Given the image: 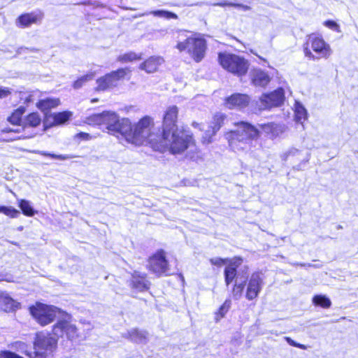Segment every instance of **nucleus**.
Wrapping results in <instances>:
<instances>
[{
    "label": "nucleus",
    "instance_id": "1",
    "mask_svg": "<svg viewBox=\"0 0 358 358\" xmlns=\"http://www.w3.org/2000/svg\"><path fill=\"white\" fill-rule=\"evenodd\" d=\"M224 135L231 150L238 154L252 153L260 146L259 131L253 125L240 122Z\"/></svg>",
    "mask_w": 358,
    "mask_h": 358
},
{
    "label": "nucleus",
    "instance_id": "2",
    "mask_svg": "<svg viewBox=\"0 0 358 358\" xmlns=\"http://www.w3.org/2000/svg\"><path fill=\"white\" fill-rule=\"evenodd\" d=\"M176 48L180 52H187L196 62H201L205 57L207 45L203 38L179 30L176 32Z\"/></svg>",
    "mask_w": 358,
    "mask_h": 358
},
{
    "label": "nucleus",
    "instance_id": "3",
    "mask_svg": "<svg viewBox=\"0 0 358 358\" xmlns=\"http://www.w3.org/2000/svg\"><path fill=\"white\" fill-rule=\"evenodd\" d=\"M192 141V135L185 131L176 129L169 132L167 136L161 134L159 143L155 144L154 150L161 152L169 150L173 155L180 154L187 149Z\"/></svg>",
    "mask_w": 358,
    "mask_h": 358
},
{
    "label": "nucleus",
    "instance_id": "4",
    "mask_svg": "<svg viewBox=\"0 0 358 358\" xmlns=\"http://www.w3.org/2000/svg\"><path fill=\"white\" fill-rule=\"evenodd\" d=\"M152 126L153 122L150 117H143L134 127L131 126V131L128 135L127 142L136 145L148 143L154 149L155 144L159 143L161 134L155 133Z\"/></svg>",
    "mask_w": 358,
    "mask_h": 358
},
{
    "label": "nucleus",
    "instance_id": "5",
    "mask_svg": "<svg viewBox=\"0 0 358 358\" xmlns=\"http://www.w3.org/2000/svg\"><path fill=\"white\" fill-rule=\"evenodd\" d=\"M218 59L223 69L238 77L245 75L249 69L248 60L235 54L220 52Z\"/></svg>",
    "mask_w": 358,
    "mask_h": 358
},
{
    "label": "nucleus",
    "instance_id": "6",
    "mask_svg": "<svg viewBox=\"0 0 358 358\" xmlns=\"http://www.w3.org/2000/svg\"><path fill=\"white\" fill-rule=\"evenodd\" d=\"M57 339L50 334L41 332L36 334L34 352H27L29 358H48L56 348Z\"/></svg>",
    "mask_w": 358,
    "mask_h": 358
},
{
    "label": "nucleus",
    "instance_id": "7",
    "mask_svg": "<svg viewBox=\"0 0 358 358\" xmlns=\"http://www.w3.org/2000/svg\"><path fill=\"white\" fill-rule=\"evenodd\" d=\"M304 48L305 55L313 60L328 58L332 53L331 48L322 38L311 35Z\"/></svg>",
    "mask_w": 358,
    "mask_h": 358
},
{
    "label": "nucleus",
    "instance_id": "8",
    "mask_svg": "<svg viewBox=\"0 0 358 358\" xmlns=\"http://www.w3.org/2000/svg\"><path fill=\"white\" fill-rule=\"evenodd\" d=\"M57 312V308L43 303H37L30 308L31 315L42 326L51 323L55 320Z\"/></svg>",
    "mask_w": 358,
    "mask_h": 358
},
{
    "label": "nucleus",
    "instance_id": "9",
    "mask_svg": "<svg viewBox=\"0 0 358 358\" xmlns=\"http://www.w3.org/2000/svg\"><path fill=\"white\" fill-rule=\"evenodd\" d=\"M127 71V69H119L98 78L96 90L97 91H106L116 87L119 80L126 76Z\"/></svg>",
    "mask_w": 358,
    "mask_h": 358
},
{
    "label": "nucleus",
    "instance_id": "10",
    "mask_svg": "<svg viewBox=\"0 0 358 358\" xmlns=\"http://www.w3.org/2000/svg\"><path fill=\"white\" fill-rule=\"evenodd\" d=\"M148 268L153 273L159 276L167 275L169 272V264L163 250H159L148 260Z\"/></svg>",
    "mask_w": 358,
    "mask_h": 358
},
{
    "label": "nucleus",
    "instance_id": "11",
    "mask_svg": "<svg viewBox=\"0 0 358 358\" xmlns=\"http://www.w3.org/2000/svg\"><path fill=\"white\" fill-rule=\"evenodd\" d=\"M178 109L176 106H171L166 108L163 116L162 131L167 136L169 132L178 129L176 122L178 119Z\"/></svg>",
    "mask_w": 358,
    "mask_h": 358
},
{
    "label": "nucleus",
    "instance_id": "12",
    "mask_svg": "<svg viewBox=\"0 0 358 358\" xmlns=\"http://www.w3.org/2000/svg\"><path fill=\"white\" fill-rule=\"evenodd\" d=\"M310 152H306V155H303L301 150H299L294 148L289 149L288 151L284 152L281 155V159L283 161L286 162L290 160V162L292 164H295L297 162H300L299 164L294 166V169L298 171L301 170L303 166L306 163L308 162V161L310 160Z\"/></svg>",
    "mask_w": 358,
    "mask_h": 358
},
{
    "label": "nucleus",
    "instance_id": "13",
    "mask_svg": "<svg viewBox=\"0 0 358 358\" xmlns=\"http://www.w3.org/2000/svg\"><path fill=\"white\" fill-rule=\"evenodd\" d=\"M285 94L282 88H278L269 94H264L260 97L261 107L268 109L280 106L284 101Z\"/></svg>",
    "mask_w": 358,
    "mask_h": 358
},
{
    "label": "nucleus",
    "instance_id": "14",
    "mask_svg": "<svg viewBox=\"0 0 358 358\" xmlns=\"http://www.w3.org/2000/svg\"><path fill=\"white\" fill-rule=\"evenodd\" d=\"M263 287V278L259 272L253 273L248 281L245 297L251 301L257 298Z\"/></svg>",
    "mask_w": 358,
    "mask_h": 358
},
{
    "label": "nucleus",
    "instance_id": "15",
    "mask_svg": "<svg viewBox=\"0 0 358 358\" xmlns=\"http://www.w3.org/2000/svg\"><path fill=\"white\" fill-rule=\"evenodd\" d=\"M52 331L57 337H62L66 334L69 339H73L78 336L76 327L65 320L59 321L55 324Z\"/></svg>",
    "mask_w": 358,
    "mask_h": 358
},
{
    "label": "nucleus",
    "instance_id": "16",
    "mask_svg": "<svg viewBox=\"0 0 358 358\" xmlns=\"http://www.w3.org/2000/svg\"><path fill=\"white\" fill-rule=\"evenodd\" d=\"M250 97L245 94H234L225 99V105L229 109H242L247 107L250 103Z\"/></svg>",
    "mask_w": 358,
    "mask_h": 358
},
{
    "label": "nucleus",
    "instance_id": "17",
    "mask_svg": "<svg viewBox=\"0 0 358 358\" xmlns=\"http://www.w3.org/2000/svg\"><path fill=\"white\" fill-rule=\"evenodd\" d=\"M150 282L146 279V274L138 271H134L131 275L130 285L132 289L139 292L147 290L150 286Z\"/></svg>",
    "mask_w": 358,
    "mask_h": 358
},
{
    "label": "nucleus",
    "instance_id": "18",
    "mask_svg": "<svg viewBox=\"0 0 358 358\" xmlns=\"http://www.w3.org/2000/svg\"><path fill=\"white\" fill-rule=\"evenodd\" d=\"M115 129L110 130L108 133L119 137L122 136L127 141L128 135L131 131V122L127 118L119 119L117 124H115Z\"/></svg>",
    "mask_w": 358,
    "mask_h": 358
},
{
    "label": "nucleus",
    "instance_id": "19",
    "mask_svg": "<svg viewBox=\"0 0 358 358\" xmlns=\"http://www.w3.org/2000/svg\"><path fill=\"white\" fill-rule=\"evenodd\" d=\"M71 115L72 113L69 111L53 113L47 117L44 123L47 127L62 124L66 122Z\"/></svg>",
    "mask_w": 358,
    "mask_h": 358
},
{
    "label": "nucleus",
    "instance_id": "20",
    "mask_svg": "<svg viewBox=\"0 0 358 358\" xmlns=\"http://www.w3.org/2000/svg\"><path fill=\"white\" fill-rule=\"evenodd\" d=\"M164 62L162 57L159 56H152L141 63L139 66L141 70L145 71L148 73L155 72L159 66Z\"/></svg>",
    "mask_w": 358,
    "mask_h": 358
},
{
    "label": "nucleus",
    "instance_id": "21",
    "mask_svg": "<svg viewBox=\"0 0 358 358\" xmlns=\"http://www.w3.org/2000/svg\"><path fill=\"white\" fill-rule=\"evenodd\" d=\"M225 116L223 114H216L213 117V121L211 123L210 127L211 130H207L206 131V137H204V142L209 143H210V138L215 135L216 132L221 128L224 123Z\"/></svg>",
    "mask_w": 358,
    "mask_h": 358
},
{
    "label": "nucleus",
    "instance_id": "22",
    "mask_svg": "<svg viewBox=\"0 0 358 358\" xmlns=\"http://www.w3.org/2000/svg\"><path fill=\"white\" fill-rule=\"evenodd\" d=\"M251 80L255 86L264 87L270 82L268 73L261 69H254L251 72Z\"/></svg>",
    "mask_w": 358,
    "mask_h": 358
},
{
    "label": "nucleus",
    "instance_id": "23",
    "mask_svg": "<svg viewBox=\"0 0 358 358\" xmlns=\"http://www.w3.org/2000/svg\"><path fill=\"white\" fill-rule=\"evenodd\" d=\"M19 303L13 299L8 293L0 292V308L5 312H10L17 308Z\"/></svg>",
    "mask_w": 358,
    "mask_h": 358
},
{
    "label": "nucleus",
    "instance_id": "24",
    "mask_svg": "<svg viewBox=\"0 0 358 358\" xmlns=\"http://www.w3.org/2000/svg\"><path fill=\"white\" fill-rule=\"evenodd\" d=\"M42 19L41 13H26L21 15L17 20L20 23V25L23 27H27L30 26L32 24H36L38 21Z\"/></svg>",
    "mask_w": 358,
    "mask_h": 358
},
{
    "label": "nucleus",
    "instance_id": "25",
    "mask_svg": "<svg viewBox=\"0 0 358 358\" xmlns=\"http://www.w3.org/2000/svg\"><path fill=\"white\" fill-rule=\"evenodd\" d=\"M196 5H199V6L207 5V6H220V7L230 6V7H234L236 8L241 9L243 11H248L252 9V8L250 6L244 5V4L238 3L230 2L227 0H223V1H222L220 2H217V3L201 2V3H197Z\"/></svg>",
    "mask_w": 358,
    "mask_h": 358
},
{
    "label": "nucleus",
    "instance_id": "26",
    "mask_svg": "<svg viewBox=\"0 0 358 358\" xmlns=\"http://www.w3.org/2000/svg\"><path fill=\"white\" fill-rule=\"evenodd\" d=\"M127 338L136 343H146L148 341V333L145 331L136 329L129 331Z\"/></svg>",
    "mask_w": 358,
    "mask_h": 358
},
{
    "label": "nucleus",
    "instance_id": "27",
    "mask_svg": "<svg viewBox=\"0 0 358 358\" xmlns=\"http://www.w3.org/2000/svg\"><path fill=\"white\" fill-rule=\"evenodd\" d=\"M59 104V100L58 99L47 98L40 100L36 103V106L40 110L45 112L51 108L57 107Z\"/></svg>",
    "mask_w": 358,
    "mask_h": 358
},
{
    "label": "nucleus",
    "instance_id": "28",
    "mask_svg": "<svg viewBox=\"0 0 358 358\" xmlns=\"http://www.w3.org/2000/svg\"><path fill=\"white\" fill-rule=\"evenodd\" d=\"M41 123V117L37 113H30L23 121V127H36Z\"/></svg>",
    "mask_w": 358,
    "mask_h": 358
},
{
    "label": "nucleus",
    "instance_id": "29",
    "mask_svg": "<svg viewBox=\"0 0 358 358\" xmlns=\"http://www.w3.org/2000/svg\"><path fill=\"white\" fill-rule=\"evenodd\" d=\"M152 15L155 17H162V18H165V19H168V20H169V19L176 20L178 18V15L176 13H172L169 10H152V11H150L148 13H143V14L141 15L140 16H144V15Z\"/></svg>",
    "mask_w": 358,
    "mask_h": 358
},
{
    "label": "nucleus",
    "instance_id": "30",
    "mask_svg": "<svg viewBox=\"0 0 358 358\" xmlns=\"http://www.w3.org/2000/svg\"><path fill=\"white\" fill-rule=\"evenodd\" d=\"M119 119L120 117L115 113L107 111L104 125H106L108 132L110 131V130L115 129V124H117Z\"/></svg>",
    "mask_w": 358,
    "mask_h": 358
},
{
    "label": "nucleus",
    "instance_id": "31",
    "mask_svg": "<svg viewBox=\"0 0 358 358\" xmlns=\"http://www.w3.org/2000/svg\"><path fill=\"white\" fill-rule=\"evenodd\" d=\"M24 112L25 108L24 106H20L10 117H8V122L13 124L20 125L22 122V116Z\"/></svg>",
    "mask_w": 358,
    "mask_h": 358
},
{
    "label": "nucleus",
    "instance_id": "32",
    "mask_svg": "<svg viewBox=\"0 0 358 358\" xmlns=\"http://www.w3.org/2000/svg\"><path fill=\"white\" fill-rule=\"evenodd\" d=\"M19 207L22 210V213L29 217L34 216L36 213L31 206L30 202L25 199H20L19 201Z\"/></svg>",
    "mask_w": 358,
    "mask_h": 358
},
{
    "label": "nucleus",
    "instance_id": "33",
    "mask_svg": "<svg viewBox=\"0 0 358 358\" xmlns=\"http://www.w3.org/2000/svg\"><path fill=\"white\" fill-rule=\"evenodd\" d=\"M245 280H244L241 282H238L237 280L235 281V284L232 288V296L235 300H238L241 299L243 292L244 290L245 286Z\"/></svg>",
    "mask_w": 358,
    "mask_h": 358
},
{
    "label": "nucleus",
    "instance_id": "34",
    "mask_svg": "<svg viewBox=\"0 0 358 358\" xmlns=\"http://www.w3.org/2000/svg\"><path fill=\"white\" fill-rule=\"evenodd\" d=\"M34 152L36 154L41 155L42 156L49 157L52 159H59V160L71 159L76 157V156L72 155H56V154H53V153H50V152H45V151H42V150H35V151H34Z\"/></svg>",
    "mask_w": 358,
    "mask_h": 358
},
{
    "label": "nucleus",
    "instance_id": "35",
    "mask_svg": "<svg viewBox=\"0 0 358 358\" xmlns=\"http://www.w3.org/2000/svg\"><path fill=\"white\" fill-rule=\"evenodd\" d=\"M141 57H142L141 53L138 55L134 52H129L125 53L124 55H120L117 59L118 62H120L122 63H126V62H133L134 60L141 59Z\"/></svg>",
    "mask_w": 358,
    "mask_h": 358
},
{
    "label": "nucleus",
    "instance_id": "36",
    "mask_svg": "<svg viewBox=\"0 0 358 358\" xmlns=\"http://www.w3.org/2000/svg\"><path fill=\"white\" fill-rule=\"evenodd\" d=\"M313 301L315 305L327 308L331 306V302L329 298L324 295H316L313 297Z\"/></svg>",
    "mask_w": 358,
    "mask_h": 358
},
{
    "label": "nucleus",
    "instance_id": "37",
    "mask_svg": "<svg viewBox=\"0 0 358 358\" xmlns=\"http://www.w3.org/2000/svg\"><path fill=\"white\" fill-rule=\"evenodd\" d=\"M94 73L91 72L83 76L80 77L73 83V88L76 90L81 88L85 83L92 80L94 78Z\"/></svg>",
    "mask_w": 358,
    "mask_h": 358
},
{
    "label": "nucleus",
    "instance_id": "38",
    "mask_svg": "<svg viewBox=\"0 0 358 358\" xmlns=\"http://www.w3.org/2000/svg\"><path fill=\"white\" fill-rule=\"evenodd\" d=\"M307 118V112L306 108L299 103L295 105V120L296 122L305 120Z\"/></svg>",
    "mask_w": 358,
    "mask_h": 358
},
{
    "label": "nucleus",
    "instance_id": "39",
    "mask_svg": "<svg viewBox=\"0 0 358 358\" xmlns=\"http://www.w3.org/2000/svg\"><path fill=\"white\" fill-rule=\"evenodd\" d=\"M237 271L231 267H225L224 271V281L227 286H229L236 278Z\"/></svg>",
    "mask_w": 358,
    "mask_h": 358
},
{
    "label": "nucleus",
    "instance_id": "40",
    "mask_svg": "<svg viewBox=\"0 0 358 358\" xmlns=\"http://www.w3.org/2000/svg\"><path fill=\"white\" fill-rule=\"evenodd\" d=\"M107 111H104L101 113L94 114L90 116L88 119L90 123H93L98 125H104V122L106 118Z\"/></svg>",
    "mask_w": 358,
    "mask_h": 358
},
{
    "label": "nucleus",
    "instance_id": "41",
    "mask_svg": "<svg viewBox=\"0 0 358 358\" xmlns=\"http://www.w3.org/2000/svg\"><path fill=\"white\" fill-rule=\"evenodd\" d=\"M231 302L229 299H227L224 303L220 306L218 312L216 313V320L218 321L220 318L223 317L229 311L231 307Z\"/></svg>",
    "mask_w": 358,
    "mask_h": 358
},
{
    "label": "nucleus",
    "instance_id": "42",
    "mask_svg": "<svg viewBox=\"0 0 358 358\" xmlns=\"http://www.w3.org/2000/svg\"><path fill=\"white\" fill-rule=\"evenodd\" d=\"M0 213L5 214L12 218L17 217L20 215V211L13 207L0 206Z\"/></svg>",
    "mask_w": 358,
    "mask_h": 358
},
{
    "label": "nucleus",
    "instance_id": "43",
    "mask_svg": "<svg viewBox=\"0 0 358 358\" xmlns=\"http://www.w3.org/2000/svg\"><path fill=\"white\" fill-rule=\"evenodd\" d=\"M243 259L240 257H235L233 259H228V265L226 267H231L234 270H237V268L242 264Z\"/></svg>",
    "mask_w": 358,
    "mask_h": 358
},
{
    "label": "nucleus",
    "instance_id": "44",
    "mask_svg": "<svg viewBox=\"0 0 358 358\" xmlns=\"http://www.w3.org/2000/svg\"><path fill=\"white\" fill-rule=\"evenodd\" d=\"M284 338L287 341V343L292 346L296 347V348H299L302 350H306L308 348L307 345L296 343L293 339H292L290 337L286 336Z\"/></svg>",
    "mask_w": 358,
    "mask_h": 358
},
{
    "label": "nucleus",
    "instance_id": "45",
    "mask_svg": "<svg viewBox=\"0 0 358 358\" xmlns=\"http://www.w3.org/2000/svg\"><path fill=\"white\" fill-rule=\"evenodd\" d=\"M34 95L33 93L31 94H28V93H26V92H23V93H20V99L21 100H24V102L25 103H31V102H34Z\"/></svg>",
    "mask_w": 358,
    "mask_h": 358
},
{
    "label": "nucleus",
    "instance_id": "46",
    "mask_svg": "<svg viewBox=\"0 0 358 358\" xmlns=\"http://www.w3.org/2000/svg\"><path fill=\"white\" fill-rule=\"evenodd\" d=\"M210 263L213 265L217 266H221L223 264H225L228 262V259H222L220 257H214L211 258L210 259Z\"/></svg>",
    "mask_w": 358,
    "mask_h": 358
},
{
    "label": "nucleus",
    "instance_id": "47",
    "mask_svg": "<svg viewBox=\"0 0 358 358\" xmlns=\"http://www.w3.org/2000/svg\"><path fill=\"white\" fill-rule=\"evenodd\" d=\"M324 24L329 27V29H334V30H338V24L334 22V21H332V20H327L324 22Z\"/></svg>",
    "mask_w": 358,
    "mask_h": 358
},
{
    "label": "nucleus",
    "instance_id": "48",
    "mask_svg": "<svg viewBox=\"0 0 358 358\" xmlns=\"http://www.w3.org/2000/svg\"><path fill=\"white\" fill-rule=\"evenodd\" d=\"M10 94V90L8 87H0V99L5 98Z\"/></svg>",
    "mask_w": 358,
    "mask_h": 358
},
{
    "label": "nucleus",
    "instance_id": "49",
    "mask_svg": "<svg viewBox=\"0 0 358 358\" xmlns=\"http://www.w3.org/2000/svg\"><path fill=\"white\" fill-rule=\"evenodd\" d=\"M3 132H19V130L18 129H3Z\"/></svg>",
    "mask_w": 358,
    "mask_h": 358
},
{
    "label": "nucleus",
    "instance_id": "50",
    "mask_svg": "<svg viewBox=\"0 0 358 358\" xmlns=\"http://www.w3.org/2000/svg\"><path fill=\"white\" fill-rule=\"evenodd\" d=\"M29 50V48H19V49H18L17 52H18L19 54H20V53H22V50Z\"/></svg>",
    "mask_w": 358,
    "mask_h": 358
},
{
    "label": "nucleus",
    "instance_id": "51",
    "mask_svg": "<svg viewBox=\"0 0 358 358\" xmlns=\"http://www.w3.org/2000/svg\"><path fill=\"white\" fill-rule=\"evenodd\" d=\"M97 101H98L97 99H93L91 100V102L92 103H94V102H96Z\"/></svg>",
    "mask_w": 358,
    "mask_h": 358
},
{
    "label": "nucleus",
    "instance_id": "52",
    "mask_svg": "<svg viewBox=\"0 0 358 358\" xmlns=\"http://www.w3.org/2000/svg\"><path fill=\"white\" fill-rule=\"evenodd\" d=\"M197 125H199V124H198V123H196V122H194V123H193V126L196 127Z\"/></svg>",
    "mask_w": 358,
    "mask_h": 358
},
{
    "label": "nucleus",
    "instance_id": "53",
    "mask_svg": "<svg viewBox=\"0 0 358 358\" xmlns=\"http://www.w3.org/2000/svg\"><path fill=\"white\" fill-rule=\"evenodd\" d=\"M34 50H35L34 48H32V49L30 50V51H34Z\"/></svg>",
    "mask_w": 358,
    "mask_h": 358
},
{
    "label": "nucleus",
    "instance_id": "54",
    "mask_svg": "<svg viewBox=\"0 0 358 358\" xmlns=\"http://www.w3.org/2000/svg\"><path fill=\"white\" fill-rule=\"evenodd\" d=\"M83 134L87 135L86 134L80 133V135H83Z\"/></svg>",
    "mask_w": 358,
    "mask_h": 358
}]
</instances>
